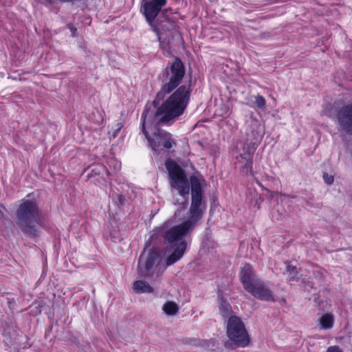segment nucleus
<instances>
[{
    "instance_id": "obj_25",
    "label": "nucleus",
    "mask_w": 352,
    "mask_h": 352,
    "mask_svg": "<svg viewBox=\"0 0 352 352\" xmlns=\"http://www.w3.org/2000/svg\"><path fill=\"white\" fill-rule=\"evenodd\" d=\"M68 28H69L72 32V36L74 37L76 36L77 34V29L70 25H68Z\"/></svg>"
},
{
    "instance_id": "obj_23",
    "label": "nucleus",
    "mask_w": 352,
    "mask_h": 352,
    "mask_svg": "<svg viewBox=\"0 0 352 352\" xmlns=\"http://www.w3.org/2000/svg\"><path fill=\"white\" fill-rule=\"evenodd\" d=\"M326 352H343V351L340 349L339 346L334 345V346H331L328 347Z\"/></svg>"
},
{
    "instance_id": "obj_17",
    "label": "nucleus",
    "mask_w": 352,
    "mask_h": 352,
    "mask_svg": "<svg viewBox=\"0 0 352 352\" xmlns=\"http://www.w3.org/2000/svg\"><path fill=\"white\" fill-rule=\"evenodd\" d=\"M162 310L166 316H173L178 314L179 306L175 302L168 300L163 305Z\"/></svg>"
},
{
    "instance_id": "obj_7",
    "label": "nucleus",
    "mask_w": 352,
    "mask_h": 352,
    "mask_svg": "<svg viewBox=\"0 0 352 352\" xmlns=\"http://www.w3.org/2000/svg\"><path fill=\"white\" fill-rule=\"evenodd\" d=\"M324 114L334 120L339 131L352 135V102L346 98H339L332 104H327Z\"/></svg>"
},
{
    "instance_id": "obj_28",
    "label": "nucleus",
    "mask_w": 352,
    "mask_h": 352,
    "mask_svg": "<svg viewBox=\"0 0 352 352\" xmlns=\"http://www.w3.org/2000/svg\"><path fill=\"white\" fill-rule=\"evenodd\" d=\"M281 302H282L283 304H285V303H286V300H285V298L281 299Z\"/></svg>"
},
{
    "instance_id": "obj_26",
    "label": "nucleus",
    "mask_w": 352,
    "mask_h": 352,
    "mask_svg": "<svg viewBox=\"0 0 352 352\" xmlns=\"http://www.w3.org/2000/svg\"><path fill=\"white\" fill-rule=\"evenodd\" d=\"M4 209H5V208L3 207V206L0 204V218L1 219H5V215H4V213L3 211V210H4Z\"/></svg>"
},
{
    "instance_id": "obj_6",
    "label": "nucleus",
    "mask_w": 352,
    "mask_h": 352,
    "mask_svg": "<svg viewBox=\"0 0 352 352\" xmlns=\"http://www.w3.org/2000/svg\"><path fill=\"white\" fill-rule=\"evenodd\" d=\"M239 278L244 289L255 298L267 302L276 301L272 289L258 276L250 264L245 263L241 267Z\"/></svg>"
},
{
    "instance_id": "obj_14",
    "label": "nucleus",
    "mask_w": 352,
    "mask_h": 352,
    "mask_svg": "<svg viewBox=\"0 0 352 352\" xmlns=\"http://www.w3.org/2000/svg\"><path fill=\"white\" fill-rule=\"evenodd\" d=\"M219 309L221 316L224 319H229L230 317L234 316L232 314L233 311L230 304L225 299L221 298Z\"/></svg>"
},
{
    "instance_id": "obj_24",
    "label": "nucleus",
    "mask_w": 352,
    "mask_h": 352,
    "mask_svg": "<svg viewBox=\"0 0 352 352\" xmlns=\"http://www.w3.org/2000/svg\"><path fill=\"white\" fill-rule=\"evenodd\" d=\"M122 123L119 122V123H117L116 124V129H115L113 133V138H116L117 136V135L118 134V133L120 132V129H122Z\"/></svg>"
},
{
    "instance_id": "obj_5",
    "label": "nucleus",
    "mask_w": 352,
    "mask_h": 352,
    "mask_svg": "<svg viewBox=\"0 0 352 352\" xmlns=\"http://www.w3.org/2000/svg\"><path fill=\"white\" fill-rule=\"evenodd\" d=\"M165 167L168 173L170 185L178 190L179 195L184 199L182 201L176 200L173 204L177 208L175 211V219H181L184 211L188 206V195L190 186L185 170L174 160L168 159L165 162Z\"/></svg>"
},
{
    "instance_id": "obj_8",
    "label": "nucleus",
    "mask_w": 352,
    "mask_h": 352,
    "mask_svg": "<svg viewBox=\"0 0 352 352\" xmlns=\"http://www.w3.org/2000/svg\"><path fill=\"white\" fill-rule=\"evenodd\" d=\"M226 333L229 338L224 343L226 349L245 347L250 343V338L245 324L238 316H232L228 320Z\"/></svg>"
},
{
    "instance_id": "obj_15",
    "label": "nucleus",
    "mask_w": 352,
    "mask_h": 352,
    "mask_svg": "<svg viewBox=\"0 0 352 352\" xmlns=\"http://www.w3.org/2000/svg\"><path fill=\"white\" fill-rule=\"evenodd\" d=\"M162 15L164 17V20H160V18H157L156 19L155 24L161 27V28L164 30L170 31L175 28V23L173 20L170 19V18L167 17L165 15V12H162Z\"/></svg>"
},
{
    "instance_id": "obj_16",
    "label": "nucleus",
    "mask_w": 352,
    "mask_h": 352,
    "mask_svg": "<svg viewBox=\"0 0 352 352\" xmlns=\"http://www.w3.org/2000/svg\"><path fill=\"white\" fill-rule=\"evenodd\" d=\"M133 290L136 293H152L153 288L147 283L144 280H136L133 285Z\"/></svg>"
},
{
    "instance_id": "obj_13",
    "label": "nucleus",
    "mask_w": 352,
    "mask_h": 352,
    "mask_svg": "<svg viewBox=\"0 0 352 352\" xmlns=\"http://www.w3.org/2000/svg\"><path fill=\"white\" fill-rule=\"evenodd\" d=\"M237 163L240 168V172L243 175H248L252 173L253 159L237 157Z\"/></svg>"
},
{
    "instance_id": "obj_4",
    "label": "nucleus",
    "mask_w": 352,
    "mask_h": 352,
    "mask_svg": "<svg viewBox=\"0 0 352 352\" xmlns=\"http://www.w3.org/2000/svg\"><path fill=\"white\" fill-rule=\"evenodd\" d=\"M14 221L25 235L36 238L41 232L42 212L35 199H23L15 212Z\"/></svg>"
},
{
    "instance_id": "obj_1",
    "label": "nucleus",
    "mask_w": 352,
    "mask_h": 352,
    "mask_svg": "<svg viewBox=\"0 0 352 352\" xmlns=\"http://www.w3.org/2000/svg\"><path fill=\"white\" fill-rule=\"evenodd\" d=\"M190 97V88L182 86L165 100L159 109H152L151 106L146 104L141 116L142 132L155 152L171 148L176 146V142L170 133L160 128L156 129L151 138L146 130V121L155 126L160 124H172L184 113L189 103Z\"/></svg>"
},
{
    "instance_id": "obj_12",
    "label": "nucleus",
    "mask_w": 352,
    "mask_h": 352,
    "mask_svg": "<svg viewBox=\"0 0 352 352\" xmlns=\"http://www.w3.org/2000/svg\"><path fill=\"white\" fill-rule=\"evenodd\" d=\"M258 145V140L256 138L255 141L247 140L243 144L242 153L239 157L240 158H251L253 159L254 153Z\"/></svg>"
},
{
    "instance_id": "obj_18",
    "label": "nucleus",
    "mask_w": 352,
    "mask_h": 352,
    "mask_svg": "<svg viewBox=\"0 0 352 352\" xmlns=\"http://www.w3.org/2000/svg\"><path fill=\"white\" fill-rule=\"evenodd\" d=\"M106 168L102 164H96L93 166H89L85 172H87V178L90 179L95 176L100 175L104 170Z\"/></svg>"
},
{
    "instance_id": "obj_11",
    "label": "nucleus",
    "mask_w": 352,
    "mask_h": 352,
    "mask_svg": "<svg viewBox=\"0 0 352 352\" xmlns=\"http://www.w3.org/2000/svg\"><path fill=\"white\" fill-rule=\"evenodd\" d=\"M166 0L141 1L140 12L144 16L148 25L156 33H158V28L155 24L157 16L160 13L162 8L166 4Z\"/></svg>"
},
{
    "instance_id": "obj_2",
    "label": "nucleus",
    "mask_w": 352,
    "mask_h": 352,
    "mask_svg": "<svg viewBox=\"0 0 352 352\" xmlns=\"http://www.w3.org/2000/svg\"><path fill=\"white\" fill-rule=\"evenodd\" d=\"M197 227L185 219L181 223L172 227H170V222L165 221L153 230L152 239H157L160 236L166 247L173 249L166 259L167 266L173 265L183 256L187 248L185 237L190 236Z\"/></svg>"
},
{
    "instance_id": "obj_21",
    "label": "nucleus",
    "mask_w": 352,
    "mask_h": 352,
    "mask_svg": "<svg viewBox=\"0 0 352 352\" xmlns=\"http://www.w3.org/2000/svg\"><path fill=\"white\" fill-rule=\"evenodd\" d=\"M254 104L257 108L260 109H264L266 106V101L263 96L258 94L255 96Z\"/></svg>"
},
{
    "instance_id": "obj_20",
    "label": "nucleus",
    "mask_w": 352,
    "mask_h": 352,
    "mask_svg": "<svg viewBox=\"0 0 352 352\" xmlns=\"http://www.w3.org/2000/svg\"><path fill=\"white\" fill-rule=\"evenodd\" d=\"M286 274H287L288 280L298 281L299 278L298 276V272L296 266L287 264L286 266Z\"/></svg>"
},
{
    "instance_id": "obj_27",
    "label": "nucleus",
    "mask_w": 352,
    "mask_h": 352,
    "mask_svg": "<svg viewBox=\"0 0 352 352\" xmlns=\"http://www.w3.org/2000/svg\"><path fill=\"white\" fill-rule=\"evenodd\" d=\"M118 199H119V202L120 204H124V197L123 195H120L119 197H118Z\"/></svg>"
},
{
    "instance_id": "obj_22",
    "label": "nucleus",
    "mask_w": 352,
    "mask_h": 352,
    "mask_svg": "<svg viewBox=\"0 0 352 352\" xmlns=\"http://www.w3.org/2000/svg\"><path fill=\"white\" fill-rule=\"evenodd\" d=\"M323 179L325 184L327 185H331L333 183L334 177L331 175H329L327 173H324Z\"/></svg>"
},
{
    "instance_id": "obj_3",
    "label": "nucleus",
    "mask_w": 352,
    "mask_h": 352,
    "mask_svg": "<svg viewBox=\"0 0 352 352\" xmlns=\"http://www.w3.org/2000/svg\"><path fill=\"white\" fill-rule=\"evenodd\" d=\"M185 75V67L182 61L177 57L173 62H168L167 66L162 69L157 76V80L160 83V89L157 91L152 104L154 109H159L164 102L166 96L171 94L168 98L177 91L180 86ZM182 85H181L182 87ZM192 91L190 85L186 86Z\"/></svg>"
},
{
    "instance_id": "obj_9",
    "label": "nucleus",
    "mask_w": 352,
    "mask_h": 352,
    "mask_svg": "<svg viewBox=\"0 0 352 352\" xmlns=\"http://www.w3.org/2000/svg\"><path fill=\"white\" fill-rule=\"evenodd\" d=\"M190 185L191 204L187 220L198 226L204 216V203L203 191L199 179L195 175H191L188 180Z\"/></svg>"
},
{
    "instance_id": "obj_19",
    "label": "nucleus",
    "mask_w": 352,
    "mask_h": 352,
    "mask_svg": "<svg viewBox=\"0 0 352 352\" xmlns=\"http://www.w3.org/2000/svg\"><path fill=\"white\" fill-rule=\"evenodd\" d=\"M319 320L322 329H329L333 325L334 319L332 314H326L320 317Z\"/></svg>"
},
{
    "instance_id": "obj_10",
    "label": "nucleus",
    "mask_w": 352,
    "mask_h": 352,
    "mask_svg": "<svg viewBox=\"0 0 352 352\" xmlns=\"http://www.w3.org/2000/svg\"><path fill=\"white\" fill-rule=\"evenodd\" d=\"M161 261L160 253L153 249L146 252V249L141 254L138 265V270L142 277H151L153 274L154 267L157 266Z\"/></svg>"
}]
</instances>
